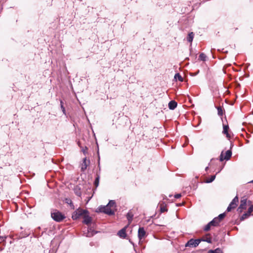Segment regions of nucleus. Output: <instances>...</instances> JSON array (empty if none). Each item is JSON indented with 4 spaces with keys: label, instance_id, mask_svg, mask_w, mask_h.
Wrapping results in <instances>:
<instances>
[{
    "label": "nucleus",
    "instance_id": "obj_1",
    "mask_svg": "<svg viewBox=\"0 0 253 253\" xmlns=\"http://www.w3.org/2000/svg\"><path fill=\"white\" fill-rule=\"evenodd\" d=\"M98 210L99 212H103L110 215H113L115 213L114 210L108 204L106 206H101L99 207Z\"/></svg>",
    "mask_w": 253,
    "mask_h": 253
},
{
    "label": "nucleus",
    "instance_id": "obj_2",
    "mask_svg": "<svg viewBox=\"0 0 253 253\" xmlns=\"http://www.w3.org/2000/svg\"><path fill=\"white\" fill-rule=\"evenodd\" d=\"M51 216L52 219L56 222H61L65 218V216L64 214L57 211L51 212Z\"/></svg>",
    "mask_w": 253,
    "mask_h": 253
},
{
    "label": "nucleus",
    "instance_id": "obj_3",
    "mask_svg": "<svg viewBox=\"0 0 253 253\" xmlns=\"http://www.w3.org/2000/svg\"><path fill=\"white\" fill-rule=\"evenodd\" d=\"M85 213H88L86 210L78 209L73 213L72 218L73 220H77Z\"/></svg>",
    "mask_w": 253,
    "mask_h": 253
},
{
    "label": "nucleus",
    "instance_id": "obj_4",
    "mask_svg": "<svg viewBox=\"0 0 253 253\" xmlns=\"http://www.w3.org/2000/svg\"><path fill=\"white\" fill-rule=\"evenodd\" d=\"M239 202V199L237 196H236L231 201L227 208L226 211L227 212L230 211L232 209H234L237 206Z\"/></svg>",
    "mask_w": 253,
    "mask_h": 253
},
{
    "label": "nucleus",
    "instance_id": "obj_5",
    "mask_svg": "<svg viewBox=\"0 0 253 253\" xmlns=\"http://www.w3.org/2000/svg\"><path fill=\"white\" fill-rule=\"evenodd\" d=\"M201 242V240L200 239H191L185 244V247H196L199 245Z\"/></svg>",
    "mask_w": 253,
    "mask_h": 253
},
{
    "label": "nucleus",
    "instance_id": "obj_6",
    "mask_svg": "<svg viewBox=\"0 0 253 253\" xmlns=\"http://www.w3.org/2000/svg\"><path fill=\"white\" fill-rule=\"evenodd\" d=\"M247 208V199H243L241 200L240 205L237 209V211L241 213L243 211V210L246 209Z\"/></svg>",
    "mask_w": 253,
    "mask_h": 253
},
{
    "label": "nucleus",
    "instance_id": "obj_7",
    "mask_svg": "<svg viewBox=\"0 0 253 253\" xmlns=\"http://www.w3.org/2000/svg\"><path fill=\"white\" fill-rule=\"evenodd\" d=\"M231 155L232 151L230 150H228L226 152L225 157H223L222 152L220 155L219 160L220 161H223L224 160H228L230 159V157H231Z\"/></svg>",
    "mask_w": 253,
    "mask_h": 253
},
{
    "label": "nucleus",
    "instance_id": "obj_8",
    "mask_svg": "<svg viewBox=\"0 0 253 253\" xmlns=\"http://www.w3.org/2000/svg\"><path fill=\"white\" fill-rule=\"evenodd\" d=\"M146 235V232L143 227H140L138 230V237L139 240H141Z\"/></svg>",
    "mask_w": 253,
    "mask_h": 253
},
{
    "label": "nucleus",
    "instance_id": "obj_9",
    "mask_svg": "<svg viewBox=\"0 0 253 253\" xmlns=\"http://www.w3.org/2000/svg\"><path fill=\"white\" fill-rule=\"evenodd\" d=\"M253 212V208H251L250 207L248 209V211L244 213L242 216L240 218L241 220H244L245 219L248 218L250 215L251 214L252 212Z\"/></svg>",
    "mask_w": 253,
    "mask_h": 253
},
{
    "label": "nucleus",
    "instance_id": "obj_10",
    "mask_svg": "<svg viewBox=\"0 0 253 253\" xmlns=\"http://www.w3.org/2000/svg\"><path fill=\"white\" fill-rule=\"evenodd\" d=\"M83 218L84 220L83 222L86 225L89 224L91 221V218L87 213H85L83 216Z\"/></svg>",
    "mask_w": 253,
    "mask_h": 253
},
{
    "label": "nucleus",
    "instance_id": "obj_11",
    "mask_svg": "<svg viewBox=\"0 0 253 253\" xmlns=\"http://www.w3.org/2000/svg\"><path fill=\"white\" fill-rule=\"evenodd\" d=\"M126 227H124L122 228L121 230H120L118 233V235L122 238H125L126 237Z\"/></svg>",
    "mask_w": 253,
    "mask_h": 253
},
{
    "label": "nucleus",
    "instance_id": "obj_12",
    "mask_svg": "<svg viewBox=\"0 0 253 253\" xmlns=\"http://www.w3.org/2000/svg\"><path fill=\"white\" fill-rule=\"evenodd\" d=\"M223 132H222L223 133L226 134V137L228 138H229L230 137V135L229 134V133H228V129H229L228 126L223 125Z\"/></svg>",
    "mask_w": 253,
    "mask_h": 253
},
{
    "label": "nucleus",
    "instance_id": "obj_13",
    "mask_svg": "<svg viewBox=\"0 0 253 253\" xmlns=\"http://www.w3.org/2000/svg\"><path fill=\"white\" fill-rule=\"evenodd\" d=\"M177 103L174 101L171 100L169 103V108L170 110H173L177 107Z\"/></svg>",
    "mask_w": 253,
    "mask_h": 253
},
{
    "label": "nucleus",
    "instance_id": "obj_14",
    "mask_svg": "<svg viewBox=\"0 0 253 253\" xmlns=\"http://www.w3.org/2000/svg\"><path fill=\"white\" fill-rule=\"evenodd\" d=\"M220 222L219 221V219L217 218H214L211 221H210V224H212V226H218L219 225V223Z\"/></svg>",
    "mask_w": 253,
    "mask_h": 253
},
{
    "label": "nucleus",
    "instance_id": "obj_15",
    "mask_svg": "<svg viewBox=\"0 0 253 253\" xmlns=\"http://www.w3.org/2000/svg\"><path fill=\"white\" fill-rule=\"evenodd\" d=\"M88 164L86 163V158H84L83 160V162L81 167L82 171H84L87 168Z\"/></svg>",
    "mask_w": 253,
    "mask_h": 253
},
{
    "label": "nucleus",
    "instance_id": "obj_16",
    "mask_svg": "<svg viewBox=\"0 0 253 253\" xmlns=\"http://www.w3.org/2000/svg\"><path fill=\"white\" fill-rule=\"evenodd\" d=\"M160 211L161 212H164L167 211V209L166 208V205L164 203H162L160 204Z\"/></svg>",
    "mask_w": 253,
    "mask_h": 253
},
{
    "label": "nucleus",
    "instance_id": "obj_17",
    "mask_svg": "<svg viewBox=\"0 0 253 253\" xmlns=\"http://www.w3.org/2000/svg\"><path fill=\"white\" fill-rule=\"evenodd\" d=\"M208 253H223V251L220 248H218L215 250H209Z\"/></svg>",
    "mask_w": 253,
    "mask_h": 253
},
{
    "label": "nucleus",
    "instance_id": "obj_18",
    "mask_svg": "<svg viewBox=\"0 0 253 253\" xmlns=\"http://www.w3.org/2000/svg\"><path fill=\"white\" fill-rule=\"evenodd\" d=\"M133 214L131 212H128L126 214V217L129 222H131L133 218Z\"/></svg>",
    "mask_w": 253,
    "mask_h": 253
},
{
    "label": "nucleus",
    "instance_id": "obj_19",
    "mask_svg": "<svg viewBox=\"0 0 253 253\" xmlns=\"http://www.w3.org/2000/svg\"><path fill=\"white\" fill-rule=\"evenodd\" d=\"M194 34L193 32L189 33L187 38V40L189 42H191L193 40Z\"/></svg>",
    "mask_w": 253,
    "mask_h": 253
},
{
    "label": "nucleus",
    "instance_id": "obj_20",
    "mask_svg": "<svg viewBox=\"0 0 253 253\" xmlns=\"http://www.w3.org/2000/svg\"><path fill=\"white\" fill-rule=\"evenodd\" d=\"M100 176L98 174H97V176L95 178V181L94 182V184L96 187V188L98 186L99 183Z\"/></svg>",
    "mask_w": 253,
    "mask_h": 253
},
{
    "label": "nucleus",
    "instance_id": "obj_21",
    "mask_svg": "<svg viewBox=\"0 0 253 253\" xmlns=\"http://www.w3.org/2000/svg\"><path fill=\"white\" fill-rule=\"evenodd\" d=\"M174 79L177 80H178L179 81L182 82L183 79L182 76L180 75L179 73H176L174 75Z\"/></svg>",
    "mask_w": 253,
    "mask_h": 253
},
{
    "label": "nucleus",
    "instance_id": "obj_22",
    "mask_svg": "<svg viewBox=\"0 0 253 253\" xmlns=\"http://www.w3.org/2000/svg\"><path fill=\"white\" fill-rule=\"evenodd\" d=\"M217 110V114L218 116H222L223 115V110L221 106H218L216 107Z\"/></svg>",
    "mask_w": 253,
    "mask_h": 253
},
{
    "label": "nucleus",
    "instance_id": "obj_23",
    "mask_svg": "<svg viewBox=\"0 0 253 253\" xmlns=\"http://www.w3.org/2000/svg\"><path fill=\"white\" fill-rule=\"evenodd\" d=\"M108 205L113 210L115 209L116 205H115V202L114 200H110Z\"/></svg>",
    "mask_w": 253,
    "mask_h": 253
},
{
    "label": "nucleus",
    "instance_id": "obj_24",
    "mask_svg": "<svg viewBox=\"0 0 253 253\" xmlns=\"http://www.w3.org/2000/svg\"><path fill=\"white\" fill-rule=\"evenodd\" d=\"M215 178V175H213L211 176V177L210 178H208L206 179V183H211L212 182Z\"/></svg>",
    "mask_w": 253,
    "mask_h": 253
},
{
    "label": "nucleus",
    "instance_id": "obj_25",
    "mask_svg": "<svg viewBox=\"0 0 253 253\" xmlns=\"http://www.w3.org/2000/svg\"><path fill=\"white\" fill-rule=\"evenodd\" d=\"M226 213L225 212L222 213L220 214L217 217H216V218H217L218 219H219V221L220 222L221 220H222L225 216Z\"/></svg>",
    "mask_w": 253,
    "mask_h": 253
},
{
    "label": "nucleus",
    "instance_id": "obj_26",
    "mask_svg": "<svg viewBox=\"0 0 253 253\" xmlns=\"http://www.w3.org/2000/svg\"><path fill=\"white\" fill-rule=\"evenodd\" d=\"M212 226V224H210V222L208 223L204 227V230L205 231H208L210 230L211 227Z\"/></svg>",
    "mask_w": 253,
    "mask_h": 253
},
{
    "label": "nucleus",
    "instance_id": "obj_27",
    "mask_svg": "<svg viewBox=\"0 0 253 253\" xmlns=\"http://www.w3.org/2000/svg\"><path fill=\"white\" fill-rule=\"evenodd\" d=\"M199 59L202 60V61H205L206 60V58H207V56L206 55L203 53H201L199 56Z\"/></svg>",
    "mask_w": 253,
    "mask_h": 253
},
{
    "label": "nucleus",
    "instance_id": "obj_28",
    "mask_svg": "<svg viewBox=\"0 0 253 253\" xmlns=\"http://www.w3.org/2000/svg\"><path fill=\"white\" fill-rule=\"evenodd\" d=\"M201 241L206 242L208 243H211V238H206L200 239Z\"/></svg>",
    "mask_w": 253,
    "mask_h": 253
},
{
    "label": "nucleus",
    "instance_id": "obj_29",
    "mask_svg": "<svg viewBox=\"0 0 253 253\" xmlns=\"http://www.w3.org/2000/svg\"><path fill=\"white\" fill-rule=\"evenodd\" d=\"M60 106L63 113L66 114L65 108L63 106V102L62 100H60Z\"/></svg>",
    "mask_w": 253,
    "mask_h": 253
},
{
    "label": "nucleus",
    "instance_id": "obj_30",
    "mask_svg": "<svg viewBox=\"0 0 253 253\" xmlns=\"http://www.w3.org/2000/svg\"><path fill=\"white\" fill-rule=\"evenodd\" d=\"M82 151L83 152V153L84 154H85L86 153V152H87V147H82Z\"/></svg>",
    "mask_w": 253,
    "mask_h": 253
},
{
    "label": "nucleus",
    "instance_id": "obj_31",
    "mask_svg": "<svg viewBox=\"0 0 253 253\" xmlns=\"http://www.w3.org/2000/svg\"><path fill=\"white\" fill-rule=\"evenodd\" d=\"M5 238L6 237L4 236H0V244L4 241Z\"/></svg>",
    "mask_w": 253,
    "mask_h": 253
},
{
    "label": "nucleus",
    "instance_id": "obj_32",
    "mask_svg": "<svg viewBox=\"0 0 253 253\" xmlns=\"http://www.w3.org/2000/svg\"><path fill=\"white\" fill-rule=\"evenodd\" d=\"M181 195L180 194H175L174 195V197L176 198V199H178L180 197H181Z\"/></svg>",
    "mask_w": 253,
    "mask_h": 253
},
{
    "label": "nucleus",
    "instance_id": "obj_33",
    "mask_svg": "<svg viewBox=\"0 0 253 253\" xmlns=\"http://www.w3.org/2000/svg\"><path fill=\"white\" fill-rule=\"evenodd\" d=\"M76 194L77 195L80 196L81 195V193L80 192H76Z\"/></svg>",
    "mask_w": 253,
    "mask_h": 253
},
{
    "label": "nucleus",
    "instance_id": "obj_34",
    "mask_svg": "<svg viewBox=\"0 0 253 253\" xmlns=\"http://www.w3.org/2000/svg\"><path fill=\"white\" fill-rule=\"evenodd\" d=\"M78 145L81 148L82 147L81 145V142L80 141L78 142Z\"/></svg>",
    "mask_w": 253,
    "mask_h": 253
},
{
    "label": "nucleus",
    "instance_id": "obj_35",
    "mask_svg": "<svg viewBox=\"0 0 253 253\" xmlns=\"http://www.w3.org/2000/svg\"><path fill=\"white\" fill-rule=\"evenodd\" d=\"M248 183H253V180L251 181H249Z\"/></svg>",
    "mask_w": 253,
    "mask_h": 253
},
{
    "label": "nucleus",
    "instance_id": "obj_36",
    "mask_svg": "<svg viewBox=\"0 0 253 253\" xmlns=\"http://www.w3.org/2000/svg\"><path fill=\"white\" fill-rule=\"evenodd\" d=\"M250 208H253V206H251L250 207Z\"/></svg>",
    "mask_w": 253,
    "mask_h": 253
},
{
    "label": "nucleus",
    "instance_id": "obj_37",
    "mask_svg": "<svg viewBox=\"0 0 253 253\" xmlns=\"http://www.w3.org/2000/svg\"><path fill=\"white\" fill-rule=\"evenodd\" d=\"M70 205H71V204H72V206H73V203L71 202V203H70Z\"/></svg>",
    "mask_w": 253,
    "mask_h": 253
},
{
    "label": "nucleus",
    "instance_id": "obj_38",
    "mask_svg": "<svg viewBox=\"0 0 253 253\" xmlns=\"http://www.w3.org/2000/svg\"><path fill=\"white\" fill-rule=\"evenodd\" d=\"M208 169V167H207V168H206V170Z\"/></svg>",
    "mask_w": 253,
    "mask_h": 253
}]
</instances>
